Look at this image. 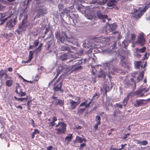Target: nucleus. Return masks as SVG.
<instances>
[{"mask_svg":"<svg viewBox=\"0 0 150 150\" xmlns=\"http://www.w3.org/2000/svg\"><path fill=\"white\" fill-rule=\"evenodd\" d=\"M56 105H59L62 107L64 105V100L59 99H56L54 101Z\"/></svg>","mask_w":150,"mask_h":150,"instance_id":"obj_23","label":"nucleus"},{"mask_svg":"<svg viewBox=\"0 0 150 150\" xmlns=\"http://www.w3.org/2000/svg\"><path fill=\"white\" fill-rule=\"evenodd\" d=\"M13 83V80L10 79V80H7L5 82V85L8 87H10L11 86Z\"/></svg>","mask_w":150,"mask_h":150,"instance_id":"obj_27","label":"nucleus"},{"mask_svg":"<svg viewBox=\"0 0 150 150\" xmlns=\"http://www.w3.org/2000/svg\"><path fill=\"white\" fill-rule=\"evenodd\" d=\"M42 50V48L40 47H38L37 48H36L35 50L37 52H40Z\"/></svg>","mask_w":150,"mask_h":150,"instance_id":"obj_60","label":"nucleus"},{"mask_svg":"<svg viewBox=\"0 0 150 150\" xmlns=\"http://www.w3.org/2000/svg\"><path fill=\"white\" fill-rule=\"evenodd\" d=\"M73 138L72 134H69L65 138V140H67L68 142H69Z\"/></svg>","mask_w":150,"mask_h":150,"instance_id":"obj_34","label":"nucleus"},{"mask_svg":"<svg viewBox=\"0 0 150 150\" xmlns=\"http://www.w3.org/2000/svg\"><path fill=\"white\" fill-rule=\"evenodd\" d=\"M69 55L65 53L61 54L60 57V59L62 61L66 60L69 58Z\"/></svg>","mask_w":150,"mask_h":150,"instance_id":"obj_25","label":"nucleus"},{"mask_svg":"<svg viewBox=\"0 0 150 150\" xmlns=\"http://www.w3.org/2000/svg\"><path fill=\"white\" fill-rule=\"evenodd\" d=\"M131 93H129L127 95V96L125 97L124 99L123 100V102H124V103H127L128 101L129 100V96L131 95Z\"/></svg>","mask_w":150,"mask_h":150,"instance_id":"obj_33","label":"nucleus"},{"mask_svg":"<svg viewBox=\"0 0 150 150\" xmlns=\"http://www.w3.org/2000/svg\"><path fill=\"white\" fill-rule=\"evenodd\" d=\"M69 16L72 19V20L73 21H74V19H76L78 17V15L75 14H73L72 16H70V14H69Z\"/></svg>","mask_w":150,"mask_h":150,"instance_id":"obj_36","label":"nucleus"},{"mask_svg":"<svg viewBox=\"0 0 150 150\" xmlns=\"http://www.w3.org/2000/svg\"><path fill=\"white\" fill-rule=\"evenodd\" d=\"M82 59H81V60H78V62L75 63V65H73L71 66V69H73V68H74L76 66L79 65L83 63V62L82 61Z\"/></svg>","mask_w":150,"mask_h":150,"instance_id":"obj_29","label":"nucleus"},{"mask_svg":"<svg viewBox=\"0 0 150 150\" xmlns=\"http://www.w3.org/2000/svg\"><path fill=\"white\" fill-rule=\"evenodd\" d=\"M67 41L70 42H75L76 39L74 38L73 37H71V38L67 37Z\"/></svg>","mask_w":150,"mask_h":150,"instance_id":"obj_31","label":"nucleus"},{"mask_svg":"<svg viewBox=\"0 0 150 150\" xmlns=\"http://www.w3.org/2000/svg\"><path fill=\"white\" fill-rule=\"evenodd\" d=\"M75 100H76V101H74L71 99L69 100L71 108L72 109L75 108L76 106L80 103V98L78 96L76 97L75 98Z\"/></svg>","mask_w":150,"mask_h":150,"instance_id":"obj_6","label":"nucleus"},{"mask_svg":"<svg viewBox=\"0 0 150 150\" xmlns=\"http://www.w3.org/2000/svg\"><path fill=\"white\" fill-rule=\"evenodd\" d=\"M121 112L120 111L119 109H118L115 111L113 115L114 117H115L117 116L118 114H120Z\"/></svg>","mask_w":150,"mask_h":150,"instance_id":"obj_39","label":"nucleus"},{"mask_svg":"<svg viewBox=\"0 0 150 150\" xmlns=\"http://www.w3.org/2000/svg\"><path fill=\"white\" fill-rule=\"evenodd\" d=\"M5 16L6 15L5 14H2L0 13V21L1 22V24L3 23L10 17L8 16L7 17L3 19V18H4Z\"/></svg>","mask_w":150,"mask_h":150,"instance_id":"obj_22","label":"nucleus"},{"mask_svg":"<svg viewBox=\"0 0 150 150\" xmlns=\"http://www.w3.org/2000/svg\"><path fill=\"white\" fill-rule=\"evenodd\" d=\"M117 27V25L115 23L109 24L108 27L107 26L103 27L100 29V32L101 33L108 34L115 29Z\"/></svg>","mask_w":150,"mask_h":150,"instance_id":"obj_1","label":"nucleus"},{"mask_svg":"<svg viewBox=\"0 0 150 150\" xmlns=\"http://www.w3.org/2000/svg\"><path fill=\"white\" fill-rule=\"evenodd\" d=\"M4 78L5 79H11L12 78L11 77L9 76L6 73L4 76Z\"/></svg>","mask_w":150,"mask_h":150,"instance_id":"obj_54","label":"nucleus"},{"mask_svg":"<svg viewBox=\"0 0 150 150\" xmlns=\"http://www.w3.org/2000/svg\"><path fill=\"white\" fill-rule=\"evenodd\" d=\"M136 37V35L134 33H132L131 36V40L134 41Z\"/></svg>","mask_w":150,"mask_h":150,"instance_id":"obj_46","label":"nucleus"},{"mask_svg":"<svg viewBox=\"0 0 150 150\" xmlns=\"http://www.w3.org/2000/svg\"><path fill=\"white\" fill-rule=\"evenodd\" d=\"M86 146V143L85 142L81 144L80 145V150H82V147Z\"/></svg>","mask_w":150,"mask_h":150,"instance_id":"obj_53","label":"nucleus"},{"mask_svg":"<svg viewBox=\"0 0 150 150\" xmlns=\"http://www.w3.org/2000/svg\"><path fill=\"white\" fill-rule=\"evenodd\" d=\"M48 45L47 49L48 50H49L50 48H52V47L54 45V42L53 40H51L49 41L47 43Z\"/></svg>","mask_w":150,"mask_h":150,"instance_id":"obj_26","label":"nucleus"},{"mask_svg":"<svg viewBox=\"0 0 150 150\" xmlns=\"http://www.w3.org/2000/svg\"><path fill=\"white\" fill-rule=\"evenodd\" d=\"M134 78L135 79L136 77L134 76H133V78H131L129 81L132 83L133 85L134 84L136 85L134 81Z\"/></svg>","mask_w":150,"mask_h":150,"instance_id":"obj_50","label":"nucleus"},{"mask_svg":"<svg viewBox=\"0 0 150 150\" xmlns=\"http://www.w3.org/2000/svg\"><path fill=\"white\" fill-rule=\"evenodd\" d=\"M16 17L13 18V19H11L7 22L6 26L9 28H12L15 25L16 22Z\"/></svg>","mask_w":150,"mask_h":150,"instance_id":"obj_13","label":"nucleus"},{"mask_svg":"<svg viewBox=\"0 0 150 150\" xmlns=\"http://www.w3.org/2000/svg\"><path fill=\"white\" fill-rule=\"evenodd\" d=\"M14 98L16 100H17L18 101H21V102L23 101V98H17L16 96H15L14 97Z\"/></svg>","mask_w":150,"mask_h":150,"instance_id":"obj_56","label":"nucleus"},{"mask_svg":"<svg viewBox=\"0 0 150 150\" xmlns=\"http://www.w3.org/2000/svg\"><path fill=\"white\" fill-rule=\"evenodd\" d=\"M35 134V132H33L32 133H31V138L32 139H33L34 137H35V134Z\"/></svg>","mask_w":150,"mask_h":150,"instance_id":"obj_63","label":"nucleus"},{"mask_svg":"<svg viewBox=\"0 0 150 150\" xmlns=\"http://www.w3.org/2000/svg\"><path fill=\"white\" fill-rule=\"evenodd\" d=\"M100 124H98V123H96L94 126H93V128L96 130H97L98 127V126L100 125Z\"/></svg>","mask_w":150,"mask_h":150,"instance_id":"obj_57","label":"nucleus"},{"mask_svg":"<svg viewBox=\"0 0 150 150\" xmlns=\"http://www.w3.org/2000/svg\"><path fill=\"white\" fill-rule=\"evenodd\" d=\"M65 69L63 67L59 65L58 66V69L57 71V73L56 75V76L54 77V79L52 80L49 83V85H50L53 82L54 80V79H56L58 76L62 72H64V70Z\"/></svg>","mask_w":150,"mask_h":150,"instance_id":"obj_12","label":"nucleus"},{"mask_svg":"<svg viewBox=\"0 0 150 150\" xmlns=\"http://www.w3.org/2000/svg\"><path fill=\"white\" fill-rule=\"evenodd\" d=\"M61 76L59 77L54 83L53 89L55 91H60L61 93H63V90L61 89L62 85V80H60Z\"/></svg>","mask_w":150,"mask_h":150,"instance_id":"obj_3","label":"nucleus"},{"mask_svg":"<svg viewBox=\"0 0 150 150\" xmlns=\"http://www.w3.org/2000/svg\"><path fill=\"white\" fill-rule=\"evenodd\" d=\"M62 51H67L69 53H73V52L71 50V49L67 45H62L60 48Z\"/></svg>","mask_w":150,"mask_h":150,"instance_id":"obj_19","label":"nucleus"},{"mask_svg":"<svg viewBox=\"0 0 150 150\" xmlns=\"http://www.w3.org/2000/svg\"><path fill=\"white\" fill-rule=\"evenodd\" d=\"M37 16L38 17H40L41 16H43L44 15L46 14L47 9L46 8H39L37 10Z\"/></svg>","mask_w":150,"mask_h":150,"instance_id":"obj_14","label":"nucleus"},{"mask_svg":"<svg viewBox=\"0 0 150 150\" xmlns=\"http://www.w3.org/2000/svg\"><path fill=\"white\" fill-rule=\"evenodd\" d=\"M34 53H35L34 51H30L29 52V55L28 60L26 61H22V63H29V62H30L33 58V55L34 54Z\"/></svg>","mask_w":150,"mask_h":150,"instance_id":"obj_17","label":"nucleus"},{"mask_svg":"<svg viewBox=\"0 0 150 150\" xmlns=\"http://www.w3.org/2000/svg\"><path fill=\"white\" fill-rule=\"evenodd\" d=\"M112 33H113V34H118V38L119 39H120L121 38H120V34L119 33V32H118L115 31V32H113Z\"/></svg>","mask_w":150,"mask_h":150,"instance_id":"obj_58","label":"nucleus"},{"mask_svg":"<svg viewBox=\"0 0 150 150\" xmlns=\"http://www.w3.org/2000/svg\"><path fill=\"white\" fill-rule=\"evenodd\" d=\"M146 104V102L145 100L139 99L136 100L133 105L135 107H137L140 106H142Z\"/></svg>","mask_w":150,"mask_h":150,"instance_id":"obj_9","label":"nucleus"},{"mask_svg":"<svg viewBox=\"0 0 150 150\" xmlns=\"http://www.w3.org/2000/svg\"><path fill=\"white\" fill-rule=\"evenodd\" d=\"M66 124L64 122H59L55 126V130L57 131V134H64L66 131Z\"/></svg>","mask_w":150,"mask_h":150,"instance_id":"obj_2","label":"nucleus"},{"mask_svg":"<svg viewBox=\"0 0 150 150\" xmlns=\"http://www.w3.org/2000/svg\"><path fill=\"white\" fill-rule=\"evenodd\" d=\"M122 45L124 48H125L128 45V42L127 41L124 40L122 42Z\"/></svg>","mask_w":150,"mask_h":150,"instance_id":"obj_45","label":"nucleus"},{"mask_svg":"<svg viewBox=\"0 0 150 150\" xmlns=\"http://www.w3.org/2000/svg\"><path fill=\"white\" fill-rule=\"evenodd\" d=\"M64 5L61 4H59L58 6V8L59 11H61L64 8Z\"/></svg>","mask_w":150,"mask_h":150,"instance_id":"obj_49","label":"nucleus"},{"mask_svg":"<svg viewBox=\"0 0 150 150\" xmlns=\"http://www.w3.org/2000/svg\"><path fill=\"white\" fill-rule=\"evenodd\" d=\"M53 147L52 146H49L47 147V150H52V149Z\"/></svg>","mask_w":150,"mask_h":150,"instance_id":"obj_62","label":"nucleus"},{"mask_svg":"<svg viewBox=\"0 0 150 150\" xmlns=\"http://www.w3.org/2000/svg\"><path fill=\"white\" fill-rule=\"evenodd\" d=\"M5 74L4 71L1 69L0 71V79H2Z\"/></svg>","mask_w":150,"mask_h":150,"instance_id":"obj_42","label":"nucleus"},{"mask_svg":"<svg viewBox=\"0 0 150 150\" xmlns=\"http://www.w3.org/2000/svg\"><path fill=\"white\" fill-rule=\"evenodd\" d=\"M97 16L99 19H102L103 22H105V20L108 19V17L107 15H103L100 12L98 13Z\"/></svg>","mask_w":150,"mask_h":150,"instance_id":"obj_18","label":"nucleus"},{"mask_svg":"<svg viewBox=\"0 0 150 150\" xmlns=\"http://www.w3.org/2000/svg\"><path fill=\"white\" fill-rule=\"evenodd\" d=\"M141 64V62H137L135 64V66L136 68L138 69L140 67Z\"/></svg>","mask_w":150,"mask_h":150,"instance_id":"obj_43","label":"nucleus"},{"mask_svg":"<svg viewBox=\"0 0 150 150\" xmlns=\"http://www.w3.org/2000/svg\"><path fill=\"white\" fill-rule=\"evenodd\" d=\"M49 31V29L48 28H46L45 30V35L47 33H48V32Z\"/></svg>","mask_w":150,"mask_h":150,"instance_id":"obj_64","label":"nucleus"},{"mask_svg":"<svg viewBox=\"0 0 150 150\" xmlns=\"http://www.w3.org/2000/svg\"><path fill=\"white\" fill-rule=\"evenodd\" d=\"M120 59V64L121 66L125 67H126L128 61L125 57L122 56L121 57Z\"/></svg>","mask_w":150,"mask_h":150,"instance_id":"obj_15","label":"nucleus"},{"mask_svg":"<svg viewBox=\"0 0 150 150\" xmlns=\"http://www.w3.org/2000/svg\"><path fill=\"white\" fill-rule=\"evenodd\" d=\"M55 35L56 38L62 43H65L67 42L66 39L67 37L65 33H63L60 34L59 33L57 32Z\"/></svg>","mask_w":150,"mask_h":150,"instance_id":"obj_4","label":"nucleus"},{"mask_svg":"<svg viewBox=\"0 0 150 150\" xmlns=\"http://www.w3.org/2000/svg\"><path fill=\"white\" fill-rule=\"evenodd\" d=\"M82 68V67L81 66H79L76 67H75L73 70V71H77L79 70H81Z\"/></svg>","mask_w":150,"mask_h":150,"instance_id":"obj_41","label":"nucleus"},{"mask_svg":"<svg viewBox=\"0 0 150 150\" xmlns=\"http://www.w3.org/2000/svg\"><path fill=\"white\" fill-rule=\"evenodd\" d=\"M18 84V86H17L16 89L15 90L16 93L18 95L20 96H23L26 95V93L25 92H23L21 88V87L19 86Z\"/></svg>","mask_w":150,"mask_h":150,"instance_id":"obj_11","label":"nucleus"},{"mask_svg":"<svg viewBox=\"0 0 150 150\" xmlns=\"http://www.w3.org/2000/svg\"><path fill=\"white\" fill-rule=\"evenodd\" d=\"M144 77V74L142 73H140L139 76L137 77V80L138 82H139L142 80Z\"/></svg>","mask_w":150,"mask_h":150,"instance_id":"obj_37","label":"nucleus"},{"mask_svg":"<svg viewBox=\"0 0 150 150\" xmlns=\"http://www.w3.org/2000/svg\"><path fill=\"white\" fill-rule=\"evenodd\" d=\"M147 53H146L144 55V58L143 59V60H144L145 59H147L148 58V57L147 56Z\"/></svg>","mask_w":150,"mask_h":150,"instance_id":"obj_61","label":"nucleus"},{"mask_svg":"<svg viewBox=\"0 0 150 150\" xmlns=\"http://www.w3.org/2000/svg\"><path fill=\"white\" fill-rule=\"evenodd\" d=\"M27 27V25L20 24L16 32L18 34H21L23 32L26 30Z\"/></svg>","mask_w":150,"mask_h":150,"instance_id":"obj_10","label":"nucleus"},{"mask_svg":"<svg viewBox=\"0 0 150 150\" xmlns=\"http://www.w3.org/2000/svg\"><path fill=\"white\" fill-rule=\"evenodd\" d=\"M83 141H84L85 142H86V139L82 138L79 136H77L76 137L74 142H77L78 143H81Z\"/></svg>","mask_w":150,"mask_h":150,"instance_id":"obj_21","label":"nucleus"},{"mask_svg":"<svg viewBox=\"0 0 150 150\" xmlns=\"http://www.w3.org/2000/svg\"><path fill=\"white\" fill-rule=\"evenodd\" d=\"M57 120V118L56 116L53 117H52V121L55 123V122Z\"/></svg>","mask_w":150,"mask_h":150,"instance_id":"obj_59","label":"nucleus"},{"mask_svg":"<svg viewBox=\"0 0 150 150\" xmlns=\"http://www.w3.org/2000/svg\"><path fill=\"white\" fill-rule=\"evenodd\" d=\"M101 118L99 116H96V118L95 119V121L96 122H97V123H98V124H101Z\"/></svg>","mask_w":150,"mask_h":150,"instance_id":"obj_38","label":"nucleus"},{"mask_svg":"<svg viewBox=\"0 0 150 150\" xmlns=\"http://www.w3.org/2000/svg\"><path fill=\"white\" fill-rule=\"evenodd\" d=\"M28 15H26L25 16L24 18L23 19L21 24L24 25H27L25 24L27 22Z\"/></svg>","mask_w":150,"mask_h":150,"instance_id":"obj_32","label":"nucleus"},{"mask_svg":"<svg viewBox=\"0 0 150 150\" xmlns=\"http://www.w3.org/2000/svg\"><path fill=\"white\" fill-rule=\"evenodd\" d=\"M144 88H143L136 91L134 93V95L137 96V97H143L144 96V94L142 92L144 91Z\"/></svg>","mask_w":150,"mask_h":150,"instance_id":"obj_16","label":"nucleus"},{"mask_svg":"<svg viewBox=\"0 0 150 150\" xmlns=\"http://www.w3.org/2000/svg\"><path fill=\"white\" fill-rule=\"evenodd\" d=\"M114 60V59L113 58L112 60L105 63V65L108 68V70H112L113 71L116 72L117 71L118 69L115 67V64L113 63Z\"/></svg>","mask_w":150,"mask_h":150,"instance_id":"obj_5","label":"nucleus"},{"mask_svg":"<svg viewBox=\"0 0 150 150\" xmlns=\"http://www.w3.org/2000/svg\"><path fill=\"white\" fill-rule=\"evenodd\" d=\"M56 125V124L54 122L52 121L51 122H50L49 123V126L50 127H51V128H52V127Z\"/></svg>","mask_w":150,"mask_h":150,"instance_id":"obj_47","label":"nucleus"},{"mask_svg":"<svg viewBox=\"0 0 150 150\" xmlns=\"http://www.w3.org/2000/svg\"><path fill=\"white\" fill-rule=\"evenodd\" d=\"M115 106L116 107L119 108L120 109H122L123 108L122 105L121 104H119L118 103H117L115 104Z\"/></svg>","mask_w":150,"mask_h":150,"instance_id":"obj_51","label":"nucleus"},{"mask_svg":"<svg viewBox=\"0 0 150 150\" xmlns=\"http://www.w3.org/2000/svg\"><path fill=\"white\" fill-rule=\"evenodd\" d=\"M39 42L38 39L35 40L34 42V47H37L39 44Z\"/></svg>","mask_w":150,"mask_h":150,"instance_id":"obj_40","label":"nucleus"},{"mask_svg":"<svg viewBox=\"0 0 150 150\" xmlns=\"http://www.w3.org/2000/svg\"><path fill=\"white\" fill-rule=\"evenodd\" d=\"M85 108H80L77 111L76 114L80 115L83 113L85 110Z\"/></svg>","mask_w":150,"mask_h":150,"instance_id":"obj_35","label":"nucleus"},{"mask_svg":"<svg viewBox=\"0 0 150 150\" xmlns=\"http://www.w3.org/2000/svg\"><path fill=\"white\" fill-rule=\"evenodd\" d=\"M32 104V100H29L27 101V105L28 106H31V105Z\"/></svg>","mask_w":150,"mask_h":150,"instance_id":"obj_55","label":"nucleus"},{"mask_svg":"<svg viewBox=\"0 0 150 150\" xmlns=\"http://www.w3.org/2000/svg\"><path fill=\"white\" fill-rule=\"evenodd\" d=\"M108 0H96V1H93V3L95 4L97 3L99 5H103L106 3Z\"/></svg>","mask_w":150,"mask_h":150,"instance_id":"obj_24","label":"nucleus"},{"mask_svg":"<svg viewBox=\"0 0 150 150\" xmlns=\"http://www.w3.org/2000/svg\"><path fill=\"white\" fill-rule=\"evenodd\" d=\"M125 84L127 86H132L133 85L132 83L131 82H130L129 81L126 82Z\"/></svg>","mask_w":150,"mask_h":150,"instance_id":"obj_48","label":"nucleus"},{"mask_svg":"<svg viewBox=\"0 0 150 150\" xmlns=\"http://www.w3.org/2000/svg\"><path fill=\"white\" fill-rule=\"evenodd\" d=\"M119 0H109L107 6L109 7H112L116 5L117 2Z\"/></svg>","mask_w":150,"mask_h":150,"instance_id":"obj_20","label":"nucleus"},{"mask_svg":"<svg viewBox=\"0 0 150 150\" xmlns=\"http://www.w3.org/2000/svg\"><path fill=\"white\" fill-rule=\"evenodd\" d=\"M139 144L141 145H146L148 144V142L146 140H144L142 142H139Z\"/></svg>","mask_w":150,"mask_h":150,"instance_id":"obj_44","label":"nucleus"},{"mask_svg":"<svg viewBox=\"0 0 150 150\" xmlns=\"http://www.w3.org/2000/svg\"><path fill=\"white\" fill-rule=\"evenodd\" d=\"M87 100H85L84 102L81 103L80 104V106H83L84 105H85V108H87L90 106V105L88 104H87Z\"/></svg>","mask_w":150,"mask_h":150,"instance_id":"obj_30","label":"nucleus"},{"mask_svg":"<svg viewBox=\"0 0 150 150\" xmlns=\"http://www.w3.org/2000/svg\"><path fill=\"white\" fill-rule=\"evenodd\" d=\"M146 49V48L145 47H143L141 49H139L137 48L136 49V51L137 52L144 53L145 52Z\"/></svg>","mask_w":150,"mask_h":150,"instance_id":"obj_28","label":"nucleus"},{"mask_svg":"<svg viewBox=\"0 0 150 150\" xmlns=\"http://www.w3.org/2000/svg\"><path fill=\"white\" fill-rule=\"evenodd\" d=\"M145 40L144 36V34H140L138 37L137 42L141 46H144L145 44Z\"/></svg>","mask_w":150,"mask_h":150,"instance_id":"obj_7","label":"nucleus"},{"mask_svg":"<svg viewBox=\"0 0 150 150\" xmlns=\"http://www.w3.org/2000/svg\"><path fill=\"white\" fill-rule=\"evenodd\" d=\"M144 8L143 9L142 11L140 10L139 9L137 10L135 8L133 9V12L131 13L133 16L135 18H139L140 16L142 15V12L144 11Z\"/></svg>","mask_w":150,"mask_h":150,"instance_id":"obj_8","label":"nucleus"},{"mask_svg":"<svg viewBox=\"0 0 150 150\" xmlns=\"http://www.w3.org/2000/svg\"><path fill=\"white\" fill-rule=\"evenodd\" d=\"M99 97V95L97 93H96L92 97V99H93L95 98H98Z\"/></svg>","mask_w":150,"mask_h":150,"instance_id":"obj_52","label":"nucleus"}]
</instances>
